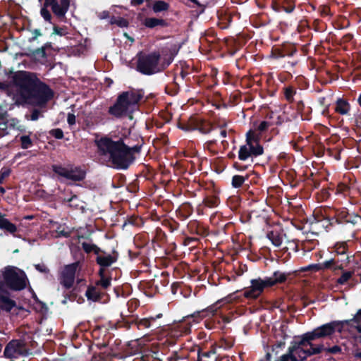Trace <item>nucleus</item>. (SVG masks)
Wrapping results in <instances>:
<instances>
[{"mask_svg":"<svg viewBox=\"0 0 361 361\" xmlns=\"http://www.w3.org/2000/svg\"><path fill=\"white\" fill-rule=\"evenodd\" d=\"M310 347V348L307 349L308 357H310L313 355L319 354L323 350H324V346L322 344L318 345L317 346H314V344L312 343V345Z\"/></svg>","mask_w":361,"mask_h":361,"instance_id":"obj_54","label":"nucleus"},{"mask_svg":"<svg viewBox=\"0 0 361 361\" xmlns=\"http://www.w3.org/2000/svg\"><path fill=\"white\" fill-rule=\"evenodd\" d=\"M218 307L216 305H212L202 310L196 311L194 313L187 315L183 318V320L191 329L193 324H197L204 317L213 316L216 314Z\"/></svg>","mask_w":361,"mask_h":361,"instance_id":"obj_17","label":"nucleus"},{"mask_svg":"<svg viewBox=\"0 0 361 361\" xmlns=\"http://www.w3.org/2000/svg\"><path fill=\"white\" fill-rule=\"evenodd\" d=\"M40 116H42L41 111L37 109H34L32 111L30 116H29L28 115H25V118L27 120L30 119L31 121H37V120H38V118H39Z\"/></svg>","mask_w":361,"mask_h":361,"instance_id":"obj_62","label":"nucleus"},{"mask_svg":"<svg viewBox=\"0 0 361 361\" xmlns=\"http://www.w3.org/2000/svg\"><path fill=\"white\" fill-rule=\"evenodd\" d=\"M135 242L139 248L144 247L148 243L147 240L145 235H136L135 238Z\"/></svg>","mask_w":361,"mask_h":361,"instance_id":"obj_59","label":"nucleus"},{"mask_svg":"<svg viewBox=\"0 0 361 361\" xmlns=\"http://www.w3.org/2000/svg\"><path fill=\"white\" fill-rule=\"evenodd\" d=\"M173 56L172 55L169 56L167 58H161L159 62V70L160 73L166 69L169 65L173 62Z\"/></svg>","mask_w":361,"mask_h":361,"instance_id":"obj_51","label":"nucleus"},{"mask_svg":"<svg viewBox=\"0 0 361 361\" xmlns=\"http://www.w3.org/2000/svg\"><path fill=\"white\" fill-rule=\"evenodd\" d=\"M27 30L32 34V36L28 39V42L30 43L35 41L38 37L42 35V33L41 32L39 29L30 30L27 28Z\"/></svg>","mask_w":361,"mask_h":361,"instance_id":"obj_64","label":"nucleus"},{"mask_svg":"<svg viewBox=\"0 0 361 361\" xmlns=\"http://www.w3.org/2000/svg\"><path fill=\"white\" fill-rule=\"evenodd\" d=\"M169 4L161 0L157 1L154 3L152 9L154 13H159L161 11H165L169 10Z\"/></svg>","mask_w":361,"mask_h":361,"instance_id":"obj_47","label":"nucleus"},{"mask_svg":"<svg viewBox=\"0 0 361 361\" xmlns=\"http://www.w3.org/2000/svg\"><path fill=\"white\" fill-rule=\"evenodd\" d=\"M348 245L345 241L337 242L332 247V252L335 255L348 254Z\"/></svg>","mask_w":361,"mask_h":361,"instance_id":"obj_42","label":"nucleus"},{"mask_svg":"<svg viewBox=\"0 0 361 361\" xmlns=\"http://www.w3.org/2000/svg\"><path fill=\"white\" fill-rule=\"evenodd\" d=\"M294 354L297 356V361H304L308 357L307 349L300 348L294 351Z\"/></svg>","mask_w":361,"mask_h":361,"instance_id":"obj_52","label":"nucleus"},{"mask_svg":"<svg viewBox=\"0 0 361 361\" xmlns=\"http://www.w3.org/2000/svg\"><path fill=\"white\" fill-rule=\"evenodd\" d=\"M284 98L288 103L295 102L294 97L297 94V89L293 85H286L283 88Z\"/></svg>","mask_w":361,"mask_h":361,"instance_id":"obj_38","label":"nucleus"},{"mask_svg":"<svg viewBox=\"0 0 361 361\" xmlns=\"http://www.w3.org/2000/svg\"><path fill=\"white\" fill-rule=\"evenodd\" d=\"M267 278L254 279L250 281V286L242 291V295L249 300H257L264 292L266 288H271Z\"/></svg>","mask_w":361,"mask_h":361,"instance_id":"obj_11","label":"nucleus"},{"mask_svg":"<svg viewBox=\"0 0 361 361\" xmlns=\"http://www.w3.org/2000/svg\"><path fill=\"white\" fill-rule=\"evenodd\" d=\"M312 336L311 332H307L300 336L301 339L300 341H292L288 349V353L283 355V359L286 361H297V356L294 354V351L307 345L312 346V341H314Z\"/></svg>","mask_w":361,"mask_h":361,"instance_id":"obj_14","label":"nucleus"},{"mask_svg":"<svg viewBox=\"0 0 361 361\" xmlns=\"http://www.w3.org/2000/svg\"><path fill=\"white\" fill-rule=\"evenodd\" d=\"M95 145L102 163L118 170H127L135 160V154L140 153L142 148L141 145L130 147L123 138L114 140L107 136L95 140Z\"/></svg>","mask_w":361,"mask_h":361,"instance_id":"obj_2","label":"nucleus"},{"mask_svg":"<svg viewBox=\"0 0 361 361\" xmlns=\"http://www.w3.org/2000/svg\"><path fill=\"white\" fill-rule=\"evenodd\" d=\"M350 110V105L349 102L343 99L338 98L336 101L335 104V111L341 115H347Z\"/></svg>","mask_w":361,"mask_h":361,"instance_id":"obj_30","label":"nucleus"},{"mask_svg":"<svg viewBox=\"0 0 361 361\" xmlns=\"http://www.w3.org/2000/svg\"><path fill=\"white\" fill-rule=\"evenodd\" d=\"M295 109L302 120L310 119L309 116L312 112V109L310 106H305L302 100H298L295 102Z\"/></svg>","mask_w":361,"mask_h":361,"instance_id":"obj_34","label":"nucleus"},{"mask_svg":"<svg viewBox=\"0 0 361 361\" xmlns=\"http://www.w3.org/2000/svg\"><path fill=\"white\" fill-rule=\"evenodd\" d=\"M169 230L170 232H174L179 228L180 224L174 219L168 220L164 224Z\"/></svg>","mask_w":361,"mask_h":361,"instance_id":"obj_58","label":"nucleus"},{"mask_svg":"<svg viewBox=\"0 0 361 361\" xmlns=\"http://www.w3.org/2000/svg\"><path fill=\"white\" fill-rule=\"evenodd\" d=\"M271 7L276 12L291 13L295 8V0H273Z\"/></svg>","mask_w":361,"mask_h":361,"instance_id":"obj_21","label":"nucleus"},{"mask_svg":"<svg viewBox=\"0 0 361 361\" xmlns=\"http://www.w3.org/2000/svg\"><path fill=\"white\" fill-rule=\"evenodd\" d=\"M298 50L293 44H283L281 46L272 47L271 51V57L274 59H279L287 57H291L297 53Z\"/></svg>","mask_w":361,"mask_h":361,"instance_id":"obj_18","label":"nucleus"},{"mask_svg":"<svg viewBox=\"0 0 361 361\" xmlns=\"http://www.w3.org/2000/svg\"><path fill=\"white\" fill-rule=\"evenodd\" d=\"M267 237L276 247H279L282 243L283 239L281 235L277 231H271L268 232L267 234Z\"/></svg>","mask_w":361,"mask_h":361,"instance_id":"obj_40","label":"nucleus"},{"mask_svg":"<svg viewBox=\"0 0 361 361\" xmlns=\"http://www.w3.org/2000/svg\"><path fill=\"white\" fill-rule=\"evenodd\" d=\"M134 322V317L132 316L128 318H123L122 321L118 322V325L119 327H123L126 329H129L133 326H135Z\"/></svg>","mask_w":361,"mask_h":361,"instance_id":"obj_50","label":"nucleus"},{"mask_svg":"<svg viewBox=\"0 0 361 361\" xmlns=\"http://www.w3.org/2000/svg\"><path fill=\"white\" fill-rule=\"evenodd\" d=\"M144 97L142 90L131 88L120 92L115 102L108 109V114L113 118H133V114L138 108L140 101Z\"/></svg>","mask_w":361,"mask_h":361,"instance_id":"obj_3","label":"nucleus"},{"mask_svg":"<svg viewBox=\"0 0 361 361\" xmlns=\"http://www.w3.org/2000/svg\"><path fill=\"white\" fill-rule=\"evenodd\" d=\"M143 25L148 28H154L157 26L166 27L169 26V23L164 19L157 18H146L143 22Z\"/></svg>","mask_w":361,"mask_h":361,"instance_id":"obj_31","label":"nucleus"},{"mask_svg":"<svg viewBox=\"0 0 361 361\" xmlns=\"http://www.w3.org/2000/svg\"><path fill=\"white\" fill-rule=\"evenodd\" d=\"M335 194L348 197L352 204H356L361 201V187L357 186L355 183H339L336 188Z\"/></svg>","mask_w":361,"mask_h":361,"instance_id":"obj_10","label":"nucleus"},{"mask_svg":"<svg viewBox=\"0 0 361 361\" xmlns=\"http://www.w3.org/2000/svg\"><path fill=\"white\" fill-rule=\"evenodd\" d=\"M142 219L137 216H129L126 222L125 225L126 224H130L134 226H139L142 224Z\"/></svg>","mask_w":361,"mask_h":361,"instance_id":"obj_55","label":"nucleus"},{"mask_svg":"<svg viewBox=\"0 0 361 361\" xmlns=\"http://www.w3.org/2000/svg\"><path fill=\"white\" fill-rule=\"evenodd\" d=\"M330 260L334 261L331 270H342L349 262V255L348 254L335 255L334 257Z\"/></svg>","mask_w":361,"mask_h":361,"instance_id":"obj_26","label":"nucleus"},{"mask_svg":"<svg viewBox=\"0 0 361 361\" xmlns=\"http://www.w3.org/2000/svg\"><path fill=\"white\" fill-rule=\"evenodd\" d=\"M312 39V34L310 32L307 33H303L300 36V41L301 42V46L304 51H307V47L310 44V42Z\"/></svg>","mask_w":361,"mask_h":361,"instance_id":"obj_48","label":"nucleus"},{"mask_svg":"<svg viewBox=\"0 0 361 361\" xmlns=\"http://www.w3.org/2000/svg\"><path fill=\"white\" fill-rule=\"evenodd\" d=\"M52 171L58 176L66 180H71L74 183L83 181L87 175L85 166L75 165L68 163L66 165L53 164L51 165Z\"/></svg>","mask_w":361,"mask_h":361,"instance_id":"obj_6","label":"nucleus"},{"mask_svg":"<svg viewBox=\"0 0 361 361\" xmlns=\"http://www.w3.org/2000/svg\"><path fill=\"white\" fill-rule=\"evenodd\" d=\"M104 293L94 286H89L85 292V296L88 300L92 302H100Z\"/></svg>","mask_w":361,"mask_h":361,"instance_id":"obj_27","label":"nucleus"},{"mask_svg":"<svg viewBox=\"0 0 361 361\" xmlns=\"http://www.w3.org/2000/svg\"><path fill=\"white\" fill-rule=\"evenodd\" d=\"M206 190L202 203L209 208L216 207L220 204L219 192L214 188V185L207 187Z\"/></svg>","mask_w":361,"mask_h":361,"instance_id":"obj_20","label":"nucleus"},{"mask_svg":"<svg viewBox=\"0 0 361 361\" xmlns=\"http://www.w3.org/2000/svg\"><path fill=\"white\" fill-rule=\"evenodd\" d=\"M32 132H29V135H23L19 136V141L20 143V147L23 149H27L32 147L34 145V142L30 137Z\"/></svg>","mask_w":361,"mask_h":361,"instance_id":"obj_44","label":"nucleus"},{"mask_svg":"<svg viewBox=\"0 0 361 361\" xmlns=\"http://www.w3.org/2000/svg\"><path fill=\"white\" fill-rule=\"evenodd\" d=\"M110 24L111 25H116L120 27H126L129 25V22L127 19L123 18V17H115L112 16L110 18Z\"/></svg>","mask_w":361,"mask_h":361,"instance_id":"obj_49","label":"nucleus"},{"mask_svg":"<svg viewBox=\"0 0 361 361\" xmlns=\"http://www.w3.org/2000/svg\"><path fill=\"white\" fill-rule=\"evenodd\" d=\"M188 228L190 233L196 234L199 236L204 237L209 233L208 229L200 221L193 220L188 224Z\"/></svg>","mask_w":361,"mask_h":361,"instance_id":"obj_24","label":"nucleus"},{"mask_svg":"<svg viewBox=\"0 0 361 361\" xmlns=\"http://www.w3.org/2000/svg\"><path fill=\"white\" fill-rule=\"evenodd\" d=\"M11 173V169L8 166H4L0 170V184H3L6 178Z\"/></svg>","mask_w":361,"mask_h":361,"instance_id":"obj_57","label":"nucleus"},{"mask_svg":"<svg viewBox=\"0 0 361 361\" xmlns=\"http://www.w3.org/2000/svg\"><path fill=\"white\" fill-rule=\"evenodd\" d=\"M192 212L193 208L190 203H185L176 211L178 218L181 221L187 219Z\"/></svg>","mask_w":361,"mask_h":361,"instance_id":"obj_33","label":"nucleus"},{"mask_svg":"<svg viewBox=\"0 0 361 361\" xmlns=\"http://www.w3.org/2000/svg\"><path fill=\"white\" fill-rule=\"evenodd\" d=\"M81 246L84 252L87 254L93 252L97 256V254L105 253L104 250H102L99 247L94 243L82 242L81 243Z\"/></svg>","mask_w":361,"mask_h":361,"instance_id":"obj_37","label":"nucleus"},{"mask_svg":"<svg viewBox=\"0 0 361 361\" xmlns=\"http://www.w3.org/2000/svg\"><path fill=\"white\" fill-rule=\"evenodd\" d=\"M248 178V175H246L245 176L241 175H234L232 177L231 185L234 188H239L244 185L245 182L247 180Z\"/></svg>","mask_w":361,"mask_h":361,"instance_id":"obj_46","label":"nucleus"},{"mask_svg":"<svg viewBox=\"0 0 361 361\" xmlns=\"http://www.w3.org/2000/svg\"><path fill=\"white\" fill-rule=\"evenodd\" d=\"M288 274L281 272L280 271H275L272 276L267 277L268 283L270 284V286H274L276 284L279 283H285L288 279Z\"/></svg>","mask_w":361,"mask_h":361,"instance_id":"obj_29","label":"nucleus"},{"mask_svg":"<svg viewBox=\"0 0 361 361\" xmlns=\"http://www.w3.org/2000/svg\"><path fill=\"white\" fill-rule=\"evenodd\" d=\"M118 258V253L114 250L112 254L105 253L97 254L95 257V262L99 265V269L106 271V268L111 267Z\"/></svg>","mask_w":361,"mask_h":361,"instance_id":"obj_19","label":"nucleus"},{"mask_svg":"<svg viewBox=\"0 0 361 361\" xmlns=\"http://www.w3.org/2000/svg\"><path fill=\"white\" fill-rule=\"evenodd\" d=\"M11 293H2L0 292V310L6 312H10L11 310L16 306V302L10 298Z\"/></svg>","mask_w":361,"mask_h":361,"instance_id":"obj_25","label":"nucleus"},{"mask_svg":"<svg viewBox=\"0 0 361 361\" xmlns=\"http://www.w3.org/2000/svg\"><path fill=\"white\" fill-rule=\"evenodd\" d=\"M9 82L0 80V90L7 92L14 88L13 99L17 106L31 105L44 107L54 97V90L42 81L35 73L5 69Z\"/></svg>","mask_w":361,"mask_h":361,"instance_id":"obj_1","label":"nucleus"},{"mask_svg":"<svg viewBox=\"0 0 361 361\" xmlns=\"http://www.w3.org/2000/svg\"><path fill=\"white\" fill-rule=\"evenodd\" d=\"M190 332L191 329L182 319L178 323L173 324L171 326L169 327L166 334L167 341L171 343H174L180 338L190 334Z\"/></svg>","mask_w":361,"mask_h":361,"instance_id":"obj_16","label":"nucleus"},{"mask_svg":"<svg viewBox=\"0 0 361 361\" xmlns=\"http://www.w3.org/2000/svg\"><path fill=\"white\" fill-rule=\"evenodd\" d=\"M213 130L212 124L210 121H206L205 119L201 118L200 125L197 127V130L202 134H208Z\"/></svg>","mask_w":361,"mask_h":361,"instance_id":"obj_43","label":"nucleus"},{"mask_svg":"<svg viewBox=\"0 0 361 361\" xmlns=\"http://www.w3.org/2000/svg\"><path fill=\"white\" fill-rule=\"evenodd\" d=\"M48 7H45V6H43V7L40 10V14L42 17L49 23L54 24L51 22L52 16L49 11L47 9Z\"/></svg>","mask_w":361,"mask_h":361,"instance_id":"obj_60","label":"nucleus"},{"mask_svg":"<svg viewBox=\"0 0 361 361\" xmlns=\"http://www.w3.org/2000/svg\"><path fill=\"white\" fill-rule=\"evenodd\" d=\"M25 55L37 61H40L42 59H46L47 57L46 51H44V48L42 47L37 48L35 49H28V51L25 53Z\"/></svg>","mask_w":361,"mask_h":361,"instance_id":"obj_35","label":"nucleus"},{"mask_svg":"<svg viewBox=\"0 0 361 361\" xmlns=\"http://www.w3.org/2000/svg\"><path fill=\"white\" fill-rule=\"evenodd\" d=\"M167 241V235L164 231L161 230L160 228H157L155 230V235L152 240V245L154 248L155 246L159 247H162L164 244L166 243Z\"/></svg>","mask_w":361,"mask_h":361,"instance_id":"obj_28","label":"nucleus"},{"mask_svg":"<svg viewBox=\"0 0 361 361\" xmlns=\"http://www.w3.org/2000/svg\"><path fill=\"white\" fill-rule=\"evenodd\" d=\"M247 148L253 158L264 154V147L260 143V135L252 130H250L245 135V144Z\"/></svg>","mask_w":361,"mask_h":361,"instance_id":"obj_13","label":"nucleus"},{"mask_svg":"<svg viewBox=\"0 0 361 361\" xmlns=\"http://www.w3.org/2000/svg\"><path fill=\"white\" fill-rule=\"evenodd\" d=\"M2 279L0 280V292L20 291L24 290L28 279L25 272L13 266H7L2 271Z\"/></svg>","mask_w":361,"mask_h":361,"instance_id":"obj_4","label":"nucleus"},{"mask_svg":"<svg viewBox=\"0 0 361 361\" xmlns=\"http://www.w3.org/2000/svg\"><path fill=\"white\" fill-rule=\"evenodd\" d=\"M49 134L56 139L61 140L63 138V132L61 128L51 129L49 131Z\"/></svg>","mask_w":361,"mask_h":361,"instance_id":"obj_63","label":"nucleus"},{"mask_svg":"<svg viewBox=\"0 0 361 361\" xmlns=\"http://www.w3.org/2000/svg\"><path fill=\"white\" fill-rule=\"evenodd\" d=\"M0 229L4 230L13 235L17 231V226L11 223L8 219L4 217L1 213H0Z\"/></svg>","mask_w":361,"mask_h":361,"instance_id":"obj_32","label":"nucleus"},{"mask_svg":"<svg viewBox=\"0 0 361 361\" xmlns=\"http://www.w3.org/2000/svg\"><path fill=\"white\" fill-rule=\"evenodd\" d=\"M51 11L59 19L65 18L66 13L68 11L69 7L66 5L60 4L58 3L51 6Z\"/></svg>","mask_w":361,"mask_h":361,"instance_id":"obj_39","label":"nucleus"},{"mask_svg":"<svg viewBox=\"0 0 361 361\" xmlns=\"http://www.w3.org/2000/svg\"><path fill=\"white\" fill-rule=\"evenodd\" d=\"M310 224H320L326 231H331L333 228L336 227L333 208L324 207L315 209L313 212L312 220H311Z\"/></svg>","mask_w":361,"mask_h":361,"instance_id":"obj_9","label":"nucleus"},{"mask_svg":"<svg viewBox=\"0 0 361 361\" xmlns=\"http://www.w3.org/2000/svg\"><path fill=\"white\" fill-rule=\"evenodd\" d=\"M334 223L341 228H353L361 223L360 215L346 207L333 208Z\"/></svg>","mask_w":361,"mask_h":361,"instance_id":"obj_7","label":"nucleus"},{"mask_svg":"<svg viewBox=\"0 0 361 361\" xmlns=\"http://www.w3.org/2000/svg\"><path fill=\"white\" fill-rule=\"evenodd\" d=\"M246 146L247 145H243L240 147L238 158L240 161H247L250 159L251 162H253V157L249 152Z\"/></svg>","mask_w":361,"mask_h":361,"instance_id":"obj_41","label":"nucleus"},{"mask_svg":"<svg viewBox=\"0 0 361 361\" xmlns=\"http://www.w3.org/2000/svg\"><path fill=\"white\" fill-rule=\"evenodd\" d=\"M200 118L191 116L187 121L190 127L192 128V130H197L200 121Z\"/></svg>","mask_w":361,"mask_h":361,"instance_id":"obj_61","label":"nucleus"},{"mask_svg":"<svg viewBox=\"0 0 361 361\" xmlns=\"http://www.w3.org/2000/svg\"><path fill=\"white\" fill-rule=\"evenodd\" d=\"M27 353L28 350L23 340L12 339L5 346L4 357L6 359H16Z\"/></svg>","mask_w":361,"mask_h":361,"instance_id":"obj_12","label":"nucleus"},{"mask_svg":"<svg viewBox=\"0 0 361 361\" xmlns=\"http://www.w3.org/2000/svg\"><path fill=\"white\" fill-rule=\"evenodd\" d=\"M98 275L100 279L96 282L97 286H101L103 289L108 288L111 285V277L106 276V271L99 269Z\"/></svg>","mask_w":361,"mask_h":361,"instance_id":"obj_36","label":"nucleus"},{"mask_svg":"<svg viewBox=\"0 0 361 361\" xmlns=\"http://www.w3.org/2000/svg\"><path fill=\"white\" fill-rule=\"evenodd\" d=\"M333 262L334 261L332 260H326L322 263L310 264L308 267V269H312L316 271L324 269H331Z\"/></svg>","mask_w":361,"mask_h":361,"instance_id":"obj_45","label":"nucleus"},{"mask_svg":"<svg viewBox=\"0 0 361 361\" xmlns=\"http://www.w3.org/2000/svg\"><path fill=\"white\" fill-rule=\"evenodd\" d=\"M353 274V271H344L337 279V283L341 285L345 284L352 277Z\"/></svg>","mask_w":361,"mask_h":361,"instance_id":"obj_56","label":"nucleus"},{"mask_svg":"<svg viewBox=\"0 0 361 361\" xmlns=\"http://www.w3.org/2000/svg\"><path fill=\"white\" fill-rule=\"evenodd\" d=\"M197 360L198 361H202V357L209 358L212 355H214L216 353V350L214 348H213L212 350H210L208 352L202 353L201 350V348L200 347H197Z\"/></svg>","mask_w":361,"mask_h":361,"instance_id":"obj_53","label":"nucleus"},{"mask_svg":"<svg viewBox=\"0 0 361 361\" xmlns=\"http://www.w3.org/2000/svg\"><path fill=\"white\" fill-rule=\"evenodd\" d=\"M351 322H353V318L344 321H332L329 323L323 324L310 331L312 335V338H314V339L316 340L330 336L336 331L341 333L343 329L344 324H349Z\"/></svg>","mask_w":361,"mask_h":361,"instance_id":"obj_8","label":"nucleus"},{"mask_svg":"<svg viewBox=\"0 0 361 361\" xmlns=\"http://www.w3.org/2000/svg\"><path fill=\"white\" fill-rule=\"evenodd\" d=\"M80 267L79 261L64 266L60 276V283L66 289L71 288L75 281V274Z\"/></svg>","mask_w":361,"mask_h":361,"instance_id":"obj_15","label":"nucleus"},{"mask_svg":"<svg viewBox=\"0 0 361 361\" xmlns=\"http://www.w3.org/2000/svg\"><path fill=\"white\" fill-rule=\"evenodd\" d=\"M20 123L16 118H11L6 120L0 121V138L8 135L9 129H16Z\"/></svg>","mask_w":361,"mask_h":361,"instance_id":"obj_23","label":"nucleus"},{"mask_svg":"<svg viewBox=\"0 0 361 361\" xmlns=\"http://www.w3.org/2000/svg\"><path fill=\"white\" fill-rule=\"evenodd\" d=\"M162 314H158L156 317L140 319L134 317L135 326L140 330L154 327L158 328L160 325L155 324L157 319L161 318Z\"/></svg>","mask_w":361,"mask_h":361,"instance_id":"obj_22","label":"nucleus"},{"mask_svg":"<svg viewBox=\"0 0 361 361\" xmlns=\"http://www.w3.org/2000/svg\"><path fill=\"white\" fill-rule=\"evenodd\" d=\"M161 55L159 51L149 53L140 51L136 55L135 70L145 75H152L160 73L159 62Z\"/></svg>","mask_w":361,"mask_h":361,"instance_id":"obj_5","label":"nucleus"}]
</instances>
